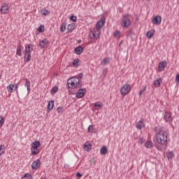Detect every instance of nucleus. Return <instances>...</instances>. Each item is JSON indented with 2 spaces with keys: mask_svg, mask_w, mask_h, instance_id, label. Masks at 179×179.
Instances as JSON below:
<instances>
[{
  "mask_svg": "<svg viewBox=\"0 0 179 179\" xmlns=\"http://www.w3.org/2000/svg\"><path fill=\"white\" fill-rule=\"evenodd\" d=\"M155 130L157 143L162 146V148L158 147V150H166L167 148V139H169V130H166L163 127H155Z\"/></svg>",
  "mask_w": 179,
  "mask_h": 179,
  "instance_id": "nucleus-1",
  "label": "nucleus"
},
{
  "mask_svg": "<svg viewBox=\"0 0 179 179\" xmlns=\"http://www.w3.org/2000/svg\"><path fill=\"white\" fill-rule=\"evenodd\" d=\"M67 85L71 89H78L82 87L80 80L78 77H72L67 80Z\"/></svg>",
  "mask_w": 179,
  "mask_h": 179,
  "instance_id": "nucleus-2",
  "label": "nucleus"
},
{
  "mask_svg": "<svg viewBox=\"0 0 179 179\" xmlns=\"http://www.w3.org/2000/svg\"><path fill=\"white\" fill-rule=\"evenodd\" d=\"M34 45L32 44H29L25 46L24 50V62H29L31 59V51H33Z\"/></svg>",
  "mask_w": 179,
  "mask_h": 179,
  "instance_id": "nucleus-3",
  "label": "nucleus"
},
{
  "mask_svg": "<svg viewBox=\"0 0 179 179\" xmlns=\"http://www.w3.org/2000/svg\"><path fill=\"white\" fill-rule=\"evenodd\" d=\"M41 144L40 143V141H35L31 143V155H38L40 152L38 151V148H40V145Z\"/></svg>",
  "mask_w": 179,
  "mask_h": 179,
  "instance_id": "nucleus-4",
  "label": "nucleus"
},
{
  "mask_svg": "<svg viewBox=\"0 0 179 179\" xmlns=\"http://www.w3.org/2000/svg\"><path fill=\"white\" fill-rule=\"evenodd\" d=\"M121 26L124 28L129 27V26H131V20H129V15H123L121 21Z\"/></svg>",
  "mask_w": 179,
  "mask_h": 179,
  "instance_id": "nucleus-5",
  "label": "nucleus"
},
{
  "mask_svg": "<svg viewBox=\"0 0 179 179\" xmlns=\"http://www.w3.org/2000/svg\"><path fill=\"white\" fill-rule=\"evenodd\" d=\"M131 92V85L125 84L120 90V93L122 96H127Z\"/></svg>",
  "mask_w": 179,
  "mask_h": 179,
  "instance_id": "nucleus-6",
  "label": "nucleus"
},
{
  "mask_svg": "<svg viewBox=\"0 0 179 179\" xmlns=\"http://www.w3.org/2000/svg\"><path fill=\"white\" fill-rule=\"evenodd\" d=\"M1 12L3 13V15H6V13H8L9 12V6L4 3L2 4L1 9Z\"/></svg>",
  "mask_w": 179,
  "mask_h": 179,
  "instance_id": "nucleus-7",
  "label": "nucleus"
},
{
  "mask_svg": "<svg viewBox=\"0 0 179 179\" xmlns=\"http://www.w3.org/2000/svg\"><path fill=\"white\" fill-rule=\"evenodd\" d=\"M41 164V161H40V159H36L35 162H34L31 164L32 170H37V169L40 167Z\"/></svg>",
  "mask_w": 179,
  "mask_h": 179,
  "instance_id": "nucleus-8",
  "label": "nucleus"
},
{
  "mask_svg": "<svg viewBox=\"0 0 179 179\" xmlns=\"http://www.w3.org/2000/svg\"><path fill=\"white\" fill-rule=\"evenodd\" d=\"M85 94H86V89H80L76 93V97L78 99H82Z\"/></svg>",
  "mask_w": 179,
  "mask_h": 179,
  "instance_id": "nucleus-9",
  "label": "nucleus"
},
{
  "mask_svg": "<svg viewBox=\"0 0 179 179\" xmlns=\"http://www.w3.org/2000/svg\"><path fill=\"white\" fill-rule=\"evenodd\" d=\"M164 120L166 121V122H170V121H173L171 114L169 112H166L164 115Z\"/></svg>",
  "mask_w": 179,
  "mask_h": 179,
  "instance_id": "nucleus-10",
  "label": "nucleus"
},
{
  "mask_svg": "<svg viewBox=\"0 0 179 179\" xmlns=\"http://www.w3.org/2000/svg\"><path fill=\"white\" fill-rule=\"evenodd\" d=\"M167 66V62L163 61L159 62L158 66V69L159 72H162V71H164V69Z\"/></svg>",
  "mask_w": 179,
  "mask_h": 179,
  "instance_id": "nucleus-11",
  "label": "nucleus"
},
{
  "mask_svg": "<svg viewBox=\"0 0 179 179\" xmlns=\"http://www.w3.org/2000/svg\"><path fill=\"white\" fill-rule=\"evenodd\" d=\"M153 24H160L162 23V17L157 15L152 19Z\"/></svg>",
  "mask_w": 179,
  "mask_h": 179,
  "instance_id": "nucleus-12",
  "label": "nucleus"
},
{
  "mask_svg": "<svg viewBox=\"0 0 179 179\" xmlns=\"http://www.w3.org/2000/svg\"><path fill=\"white\" fill-rule=\"evenodd\" d=\"M106 24V20L101 19V20L98 21L96 23L97 29H101Z\"/></svg>",
  "mask_w": 179,
  "mask_h": 179,
  "instance_id": "nucleus-13",
  "label": "nucleus"
},
{
  "mask_svg": "<svg viewBox=\"0 0 179 179\" xmlns=\"http://www.w3.org/2000/svg\"><path fill=\"white\" fill-rule=\"evenodd\" d=\"M47 44H48V40L43 39L39 43V47H41V48H45V47H47Z\"/></svg>",
  "mask_w": 179,
  "mask_h": 179,
  "instance_id": "nucleus-14",
  "label": "nucleus"
},
{
  "mask_svg": "<svg viewBox=\"0 0 179 179\" xmlns=\"http://www.w3.org/2000/svg\"><path fill=\"white\" fill-rule=\"evenodd\" d=\"M162 83H163V80H162V78H159L154 81V85L155 86V87H160Z\"/></svg>",
  "mask_w": 179,
  "mask_h": 179,
  "instance_id": "nucleus-15",
  "label": "nucleus"
},
{
  "mask_svg": "<svg viewBox=\"0 0 179 179\" xmlns=\"http://www.w3.org/2000/svg\"><path fill=\"white\" fill-rule=\"evenodd\" d=\"M74 52L77 54V55H80L83 52V48L82 46H78L75 48Z\"/></svg>",
  "mask_w": 179,
  "mask_h": 179,
  "instance_id": "nucleus-16",
  "label": "nucleus"
},
{
  "mask_svg": "<svg viewBox=\"0 0 179 179\" xmlns=\"http://www.w3.org/2000/svg\"><path fill=\"white\" fill-rule=\"evenodd\" d=\"M136 128L138 129H142L143 127H145V124H143V119H141L140 121L136 124Z\"/></svg>",
  "mask_w": 179,
  "mask_h": 179,
  "instance_id": "nucleus-17",
  "label": "nucleus"
},
{
  "mask_svg": "<svg viewBox=\"0 0 179 179\" xmlns=\"http://www.w3.org/2000/svg\"><path fill=\"white\" fill-rule=\"evenodd\" d=\"M73 30H75V24H69L67 27V33H71V31H73Z\"/></svg>",
  "mask_w": 179,
  "mask_h": 179,
  "instance_id": "nucleus-18",
  "label": "nucleus"
},
{
  "mask_svg": "<svg viewBox=\"0 0 179 179\" xmlns=\"http://www.w3.org/2000/svg\"><path fill=\"white\" fill-rule=\"evenodd\" d=\"M155 36V29L148 31L146 34V36L148 38H152Z\"/></svg>",
  "mask_w": 179,
  "mask_h": 179,
  "instance_id": "nucleus-19",
  "label": "nucleus"
},
{
  "mask_svg": "<svg viewBox=\"0 0 179 179\" xmlns=\"http://www.w3.org/2000/svg\"><path fill=\"white\" fill-rule=\"evenodd\" d=\"M94 107L95 110H100V108L103 107V103H100L99 101H97L94 103Z\"/></svg>",
  "mask_w": 179,
  "mask_h": 179,
  "instance_id": "nucleus-20",
  "label": "nucleus"
},
{
  "mask_svg": "<svg viewBox=\"0 0 179 179\" xmlns=\"http://www.w3.org/2000/svg\"><path fill=\"white\" fill-rule=\"evenodd\" d=\"M145 146L147 149H152L153 148V143L148 141L145 143Z\"/></svg>",
  "mask_w": 179,
  "mask_h": 179,
  "instance_id": "nucleus-21",
  "label": "nucleus"
},
{
  "mask_svg": "<svg viewBox=\"0 0 179 179\" xmlns=\"http://www.w3.org/2000/svg\"><path fill=\"white\" fill-rule=\"evenodd\" d=\"M52 108H54V101L50 100L48 104V110L50 111V110H52Z\"/></svg>",
  "mask_w": 179,
  "mask_h": 179,
  "instance_id": "nucleus-22",
  "label": "nucleus"
},
{
  "mask_svg": "<svg viewBox=\"0 0 179 179\" xmlns=\"http://www.w3.org/2000/svg\"><path fill=\"white\" fill-rule=\"evenodd\" d=\"M41 15H43V16H47L50 13V11L47 10L46 8H43L41 10Z\"/></svg>",
  "mask_w": 179,
  "mask_h": 179,
  "instance_id": "nucleus-23",
  "label": "nucleus"
},
{
  "mask_svg": "<svg viewBox=\"0 0 179 179\" xmlns=\"http://www.w3.org/2000/svg\"><path fill=\"white\" fill-rule=\"evenodd\" d=\"M17 55L19 57H22V45H20L19 46L17 47Z\"/></svg>",
  "mask_w": 179,
  "mask_h": 179,
  "instance_id": "nucleus-24",
  "label": "nucleus"
},
{
  "mask_svg": "<svg viewBox=\"0 0 179 179\" xmlns=\"http://www.w3.org/2000/svg\"><path fill=\"white\" fill-rule=\"evenodd\" d=\"M101 64V65H107V64H110V58H104Z\"/></svg>",
  "mask_w": 179,
  "mask_h": 179,
  "instance_id": "nucleus-25",
  "label": "nucleus"
},
{
  "mask_svg": "<svg viewBox=\"0 0 179 179\" xmlns=\"http://www.w3.org/2000/svg\"><path fill=\"white\" fill-rule=\"evenodd\" d=\"M24 80H25V85L27 86V92H30V81L27 78H25Z\"/></svg>",
  "mask_w": 179,
  "mask_h": 179,
  "instance_id": "nucleus-26",
  "label": "nucleus"
},
{
  "mask_svg": "<svg viewBox=\"0 0 179 179\" xmlns=\"http://www.w3.org/2000/svg\"><path fill=\"white\" fill-rule=\"evenodd\" d=\"M107 152H108V149L107 148V147L103 146L101 148V155H106Z\"/></svg>",
  "mask_w": 179,
  "mask_h": 179,
  "instance_id": "nucleus-27",
  "label": "nucleus"
},
{
  "mask_svg": "<svg viewBox=\"0 0 179 179\" xmlns=\"http://www.w3.org/2000/svg\"><path fill=\"white\" fill-rule=\"evenodd\" d=\"M65 30H66V23L63 22L60 27V31H62V33H64Z\"/></svg>",
  "mask_w": 179,
  "mask_h": 179,
  "instance_id": "nucleus-28",
  "label": "nucleus"
},
{
  "mask_svg": "<svg viewBox=\"0 0 179 179\" xmlns=\"http://www.w3.org/2000/svg\"><path fill=\"white\" fill-rule=\"evenodd\" d=\"M166 156L168 157L169 159H173V157H174V152L173 151H170L169 152H167Z\"/></svg>",
  "mask_w": 179,
  "mask_h": 179,
  "instance_id": "nucleus-29",
  "label": "nucleus"
},
{
  "mask_svg": "<svg viewBox=\"0 0 179 179\" xmlns=\"http://www.w3.org/2000/svg\"><path fill=\"white\" fill-rule=\"evenodd\" d=\"M22 179H33V176L30 175V173H25L22 177Z\"/></svg>",
  "mask_w": 179,
  "mask_h": 179,
  "instance_id": "nucleus-30",
  "label": "nucleus"
},
{
  "mask_svg": "<svg viewBox=\"0 0 179 179\" xmlns=\"http://www.w3.org/2000/svg\"><path fill=\"white\" fill-rule=\"evenodd\" d=\"M57 92H58V87L57 86L53 87L50 90V93H52V94H55Z\"/></svg>",
  "mask_w": 179,
  "mask_h": 179,
  "instance_id": "nucleus-31",
  "label": "nucleus"
},
{
  "mask_svg": "<svg viewBox=\"0 0 179 179\" xmlns=\"http://www.w3.org/2000/svg\"><path fill=\"white\" fill-rule=\"evenodd\" d=\"M5 153V145H0V156L1 155H3Z\"/></svg>",
  "mask_w": 179,
  "mask_h": 179,
  "instance_id": "nucleus-32",
  "label": "nucleus"
},
{
  "mask_svg": "<svg viewBox=\"0 0 179 179\" xmlns=\"http://www.w3.org/2000/svg\"><path fill=\"white\" fill-rule=\"evenodd\" d=\"M13 87H15V85L13 84H10L7 89L8 90V92H10V93H12V92H13Z\"/></svg>",
  "mask_w": 179,
  "mask_h": 179,
  "instance_id": "nucleus-33",
  "label": "nucleus"
},
{
  "mask_svg": "<svg viewBox=\"0 0 179 179\" xmlns=\"http://www.w3.org/2000/svg\"><path fill=\"white\" fill-rule=\"evenodd\" d=\"M72 64L73 66H78L79 65V59H76L73 61Z\"/></svg>",
  "mask_w": 179,
  "mask_h": 179,
  "instance_id": "nucleus-34",
  "label": "nucleus"
},
{
  "mask_svg": "<svg viewBox=\"0 0 179 179\" xmlns=\"http://www.w3.org/2000/svg\"><path fill=\"white\" fill-rule=\"evenodd\" d=\"M145 92H146V86H145V87H143V89L140 91V92H139V94H139V96H140V97H142V94H143L145 93Z\"/></svg>",
  "mask_w": 179,
  "mask_h": 179,
  "instance_id": "nucleus-35",
  "label": "nucleus"
},
{
  "mask_svg": "<svg viewBox=\"0 0 179 179\" xmlns=\"http://www.w3.org/2000/svg\"><path fill=\"white\" fill-rule=\"evenodd\" d=\"M38 30L39 33H43V31H44V25H41Z\"/></svg>",
  "mask_w": 179,
  "mask_h": 179,
  "instance_id": "nucleus-36",
  "label": "nucleus"
},
{
  "mask_svg": "<svg viewBox=\"0 0 179 179\" xmlns=\"http://www.w3.org/2000/svg\"><path fill=\"white\" fill-rule=\"evenodd\" d=\"M70 20H72V22H76V20H77V17H76V16H74L73 15H72L70 17Z\"/></svg>",
  "mask_w": 179,
  "mask_h": 179,
  "instance_id": "nucleus-37",
  "label": "nucleus"
},
{
  "mask_svg": "<svg viewBox=\"0 0 179 179\" xmlns=\"http://www.w3.org/2000/svg\"><path fill=\"white\" fill-rule=\"evenodd\" d=\"M62 110H64V108H62V106H59L57 108V111L58 114H60V113H62Z\"/></svg>",
  "mask_w": 179,
  "mask_h": 179,
  "instance_id": "nucleus-38",
  "label": "nucleus"
},
{
  "mask_svg": "<svg viewBox=\"0 0 179 179\" xmlns=\"http://www.w3.org/2000/svg\"><path fill=\"white\" fill-rule=\"evenodd\" d=\"M5 124V122L3 120V117L2 116H0V127H2Z\"/></svg>",
  "mask_w": 179,
  "mask_h": 179,
  "instance_id": "nucleus-39",
  "label": "nucleus"
},
{
  "mask_svg": "<svg viewBox=\"0 0 179 179\" xmlns=\"http://www.w3.org/2000/svg\"><path fill=\"white\" fill-rule=\"evenodd\" d=\"M88 134H90V132H93V125H90L88 127Z\"/></svg>",
  "mask_w": 179,
  "mask_h": 179,
  "instance_id": "nucleus-40",
  "label": "nucleus"
},
{
  "mask_svg": "<svg viewBox=\"0 0 179 179\" xmlns=\"http://www.w3.org/2000/svg\"><path fill=\"white\" fill-rule=\"evenodd\" d=\"M85 148H86L87 152H89V150H90L92 149V145H90V144L86 145V144H85Z\"/></svg>",
  "mask_w": 179,
  "mask_h": 179,
  "instance_id": "nucleus-41",
  "label": "nucleus"
},
{
  "mask_svg": "<svg viewBox=\"0 0 179 179\" xmlns=\"http://www.w3.org/2000/svg\"><path fill=\"white\" fill-rule=\"evenodd\" d=\"M97 38H98V36H97V35L96 34V31H93L92 32V37H91V38H95V40H97Z\"/></svg>",
  "mask_w": 179,
  "mask_h": 179,
  "instance_id": "nucleus-42",
  "label": "nucleus"
},
{
  "mask_svg": "<svg viewBox=\"0 0 179 179\" xmlns=\"http://www.w3.org/2000/svg\"><path fill=\"white\" fill-rule=\"evenodd\" d=\"M114 37H120V31H116L114 34H113Z\"/></svg>",
  "mask_w": 179,
  "mask_h": 179,
  "instance_id": "nucleus-43",
  "label": "nucleus"
},
{
  "mask_svg": "<svg viewBox=\"0 0 179 179\" xmlns=\"http://www.w3.org/2000/svg\"><path fill=\"white\" fill-rule=\"evenodd\" d=\"M176 81L178 83H179V74H177V75H176Z\"/></svg>",
  "mask_w": 179,
  "mask_h": 179,
  "instance_id": "nucleus-44",
  "label": "nucleus"
},
{
  "mask_svg": "<svg viewBox=\"0 0 179 179\" xmlns=\"http://www.w3.org/2000/svg\"><path fill=\"white\" fill-rule=\"evenodd\" d=\"M76 177H79V178H80V177H82V173L77 172L76 173Z\"/></svg>",
  "mask_w": 179,
  "mask_h": 179,
  "instance_id": "nucleus-45",
  "label": "nucleus"
},
{
  "mask_svg": "<svg viewBox=\"0 0 179 179\" xmlns=\"http://www.w3.org/2000/svg\"><path fill=\"white\" fill-rule=\"evenodd\" d=\"M78 78H80V79H82V78H83V73H79Z\"/></svg>",
  "mask_w": 179,
  "mask_h": 179,
  "instance_id": "nucleus-46",
  "label": "nucleus"
},
{
  "mask_svg": "<svg viewBox=\"0 0 179 179\" xmlns=\"http://www.w3.org/2000/svg\"><path fill=\"white\" fill-rule=\"evenodd\" d=\"M14 87H15V90H17V85H14Z\"/></svg>",
  "mask_w": 179,
  "mask_h": 179,
  "instance_id": "nucleus-47",
  "label": "nucleus"
},
{
  "mask_svg": "<svg viewBox=\"0 0 179 179\" xmlns=\"http://www.w3.org/2000/svg\"><path fill=\"white\" fill-rule=\"evenodd\" d=\"M78 44H80V43H82V40L78 41Z\"/></svg>",
  "mask_w": 179,
  "mask_h": 179,
  "instance_id": "nucleus-48",
  "label": "nucleus"
},
{
  "mask_svg": "<svg viewBox=\"0 0 179 179\" xmlns=\"http://www.w3.org/2000/svg\"><path fill=\"white\" fill-rule=\"evenodd\" d=\"M41 179H47L45 177H41Z\"/></svg>",
  "mask_w": 179,
  "mask_h": 179,
  "instance_id": "nucleus-49",
  "label": "nucleus"
},
{
  "mask_svg": "<svg viewBox=\"0 0 179 179\" xmlns=\"http://www.w3.org/2000/svg\"><path fill=\"white\" fill-rule=\"evenodd\" d=\"M143 141V138H141V142Z\"/></svg>",
  "mask_w": 179,
  "mask_h": 179,
  "instance_id": "nucleus-50",
  "label": "nucleus"
},
{
  "mask_svg": "<svg viewBox=\"0 0 179 179\" xmlns=\"http://www.w3.org/2000/svg\"><path fill=\"white\" fill-rule=\"evenodd\" d=\"M148 1H150V0H148Z\"/></svg>",
  "mask_w": 179,
  "mask_h": 179,
  "instance_id": "nucleus-51",
  "label": "nucleus"
},
{
  "mask_svg": "<svg viewBox=\"0 0 179 179\" xmlns=\"http://www.w3.org/2000/svg\"><path fill=\"white\" fill-rule=\"evenodd\" d=\"M0 79H1V76H0Z\"/></svg>",
  "mask_w": 179,
  "mask_h": 179,
  "instance_id": "nucleus-52",
  "label": "nucleus"
}]
</instances>
